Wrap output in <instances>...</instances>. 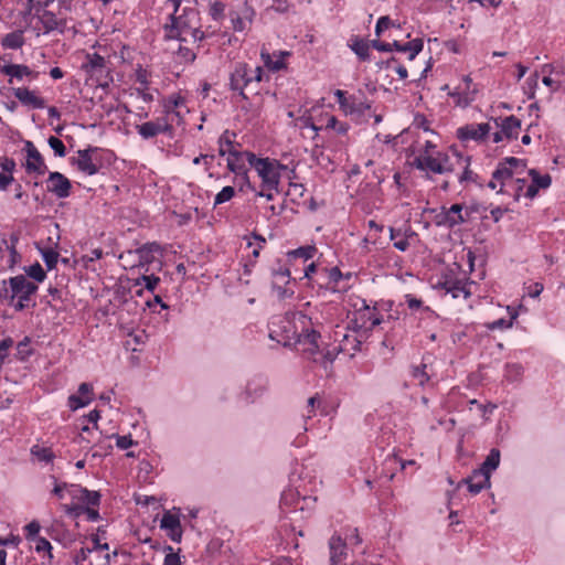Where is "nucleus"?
<instances>
[{"mask_svg": "<svg viewBox=\"0 0 565 565\" xmlns=\"http://www.w3.org/2000/svg\"><path fill=\"white\" fill-rule=\"evenodd\" d=\"M311 319L302 312L277 316L269 322V338L285 348H297L303 354L315 355L319 350L320 333L310 329Z\"/></svg>", "mask_w": 565, "mask_h": 565, "instance_id": "obj_1", "label": "nucleus"}, {"mask_svg": "<svg viewBox=\"0 0 565 565\" xmlns=\"http://www.w3.org/2000/svg\"><path fill=\"white\" fill-rule=\"evenodd\" d=\"M38 291V285L26 276L18 275L0 282V302L12 306L17 311L34 308L32 297Z\"/></svg>", "mask_w": 565, "mask_h": 565, "instance_id": "obj_2", "label": "nucleus"}, {"mask_svg": "<svg viewBox=\"0 0 565 565\" xmlns=\"http://www.w3.org/2000/svg\"><path fill=\"white\" fill-rule=\"evenodd\" d=\"M246 160L262 179L264 188L269 191H278V185L280 182V170L285 169L282 164L274 159L257 158L254 153H247Z\"/></svg>", "mask_w": 565, "mask_h": 565, "instance_id": "obj_3", "label": "nucleus"}, {"mask_svg": "<svg viewBox=\"0 0 565 565\" xmlns=\"http://www.w3.org/2000/svg\"><path fill=\"white\" fill-rule=\"evenodd\" d=\"M412 164L426 173L446 174L454 171V167L449 162V156L441 151H437L435 156L425 151L415 157Z\"/></svg>", "mask_w": 565, "mask_h": 565, "instance_id": "obj_4", "label": "nucleus"}, {"mask_svg": "<svg viewBox=\"0 0 565 565\" xmlns=\"http://www.w3.org/2000/svg\"><path fill=\"white\" fill-rule=\"evenodd\" d=\"M361 308L355 311L354 319L351 320L352 330L359 333L361 338H367L369 332L382 322V318L377 315L376 308L372 309L363 299Z\"/></svg>", "mask_w": 565, "mask_h": 565, "instance_id": "obj_5", "label": "nucleus"}, {"mask_svg": "<svg viewBox=\"0 0 565 565\" xmlns=\"http://www.w3.org/2000/svg\"><path fill=\"white\" fill-rule=\"evenodd\" d=\"M340 108L345 115L355 116L356 118L363 116L367 110L371 109V104L364 99H360L356 96L347 97V93L341 89L334 92Z\"/></svg>", "mask_w": 565, "mask_h": 565, "instance_id": "obj_6", "label": "nucleus"}, {"mask_svg": "<svg viewBox=\"0 0 565 565\" xmlns=\"http://www.w3.org/2000/svg\"><path fill=\"white\" fill-rule=\"evenodd\" d=\"M252 68L246 63H238L230 77V87L234 92H238L239 96L247 99L245 89L253 85Z\"/></svg>", "mask_w": 565, "mask_h": 565, "instance_id": "obj_7", "label": "nucleus"}, {"mask_svg": "<svg viewBox=\"0 0 565 565\" xmlns=\"http://www.w3.org/2000/svg\"><path fill=\"white\" fill-rule=\"evenodd\" d=\"M466 222L467 217L463 216V207L461 204H452L449 209L444 206L441 207V211L435 216V224L437 226H444L448 228H454L455 226Z\"/></svg>", "mask_w": 565, "mask_h": 565, "instance_id": "obj_8", "label": "nucleus"}, {"mask_svg": "<svg viewBox=\"0 0 565 565\" xmlns=\"http://www.w3.org/2000/svg\"><path fill=\"white\" fill-rule=\"evenodd\" d=\"M26 160L24 163L25 171L28 173H35L36 175H43L47 171V167L40 151L36 149L34 143L30 140L24 141V148Z\"/></svg>", "mask_w": 565, "mask_h": 565, "instance_id": "obj_9", "label": "nucleus"}, {"mask_svg": "<svg viewBox=\"0 0 565 565\" xmlns=\"http://www.w3.org/2000/svg\"><path fill=\"white\" fill-rule=\"evenodd\" d=\"M136 129L143 139H150L160 134H171L173 127L166 117H160L138 125Z\"/></svg>", "mask_w": 565, "mask_h": 565, "instance_id": "obj_10", "label": "nucleus"}, {"mask_svg": "<svg viewBox=\"0 0 565 565\" xmlns=\"http://www.w3.org/2000/svg\"><path fill=\"white\" fill-rule=\"evenodd\" d=\"M96 151H98V148L92 146L86 149H79L77 151L78 157L72 158L71 163L76 166L81 172L94 175L99 171V167L93 161L92 157V153Z\"/></svg>", "mask_w": 565, "mask_h": 565, "instance_id": "obj_11", "label": "nucleus"}, {"mask_svg": "<svg viewBox=\"0 0 565 565\" xmlns=\"http://www.w3.org/2000/svg\"><path fill=\"white\" fill-rule=\"evenodd\" d=\"M72 190L71 181L61 172H50L47 178V191L58 199L70 196Z\"/></svg>", "mask_w": 565, "mask_h": 565, "instance_id": "obj_12", "label": "nucleus"}, {"mask_svg": "<svg viewBox=\"0 0 565 565\" xmlns=\"http://www.w3.org/2000/svg\"><path fill=\"white\" fill-rule=\"evenodd\" d=\"M490 129L491 127L487 122L469 124L457 129V137L461 141H481L488 136Z\"/></svg>", "mask_w": 565, "mask_h": 565, "instance_id": "obj_13", "label": "nucleus"}, {"mask_svg": "<svg viewBox=\"0 0 565 565\" xmlns=\"http://www.w3.org/2000/svg\"><path fill=\"white\" fill-rule=\"evenodd\" d=\"M250 153L249 151L239 152L235 149H228L227 154V168L230 171L234 172L237 177H242L244 182L250 186L249 179L247 175V170L245 168V159L246 154Z\"/></svg>", "mask_w": 565, "mask_h": 565, "instance_id": "obj_14", "label": "nucleus"}, {"mask_svg": "<svg viewBox=\"0 0 565 565\" xmlns=\"http://www.w3.org/2000/svg\"><path fill=\"white\" fill-rule=\"evenodd\" d=\"M171 24H166V38L169 40H178L180 42L185 41L182 36L188 31H191V25L185 17L180 15L175 17L174 14L170 15Z\"/></svg>", "mask_w": 565, "mask_h": 565, "instance_id": "obj_15", "label": "nucleus"}, {"mask_svg": "<svg viewBox=\"0 0 565 565\" xmlns=\"http://www.w3.org/2000/svg\"><path fill=\"white\" fill-rule=\"evenodd\" d=\"M160 527L168 532V536L173 542H180L182 539V526L180 518L170 511H166L162 515Z\"/></svg>", "mask_w": 565, "mask_h": 565, "instance_id": "obj_16", "label": "nucleus"}, {"mask_svg": "<svg viewBox=\"0 0 565 565\" xmlns=\"http://www.w3.org/2000/svg\"><path fill=\"white\" fill-rule=\"evenodd\" d=\"M70 494L73 499L82 502L88 508L98 507L100 504L102 495L98 491H92L77 484H71Z\"/></svg>", "mask_w": 565, "mask_h": 565, "instance_id": "obj_17", "label": "nucleus"}, {"mask_svg": "<svg viewBox=\"0 0 565 565\" xmlns=\"http://www.w3.org/2000/svg\"><path fill=\"white\" fill-rule=\"evenodd\" d=\"M83 70L92 77H102L104 74H108L105 57L97 53L86 55V62L83 64Z\"/></svg>", "mask_w": 565, "mask_h": 565, "instance_id": "obj_18", "label": "nucleus"}, {"mask_svg": "<svg viewBox=\"0 0 565 565\" xmlns=\"http://www.w3.org/2000/svg\"><path fill=\"white\" fill-rule=\"evenodd\" d=\"M462 483L468 486V490L472 494H478L483 489L490 488V486H491L489 476L483 475L478 469H476L470 477L462 479L459 482L458 488Z\"/></svg>", "mask_w": 565, "mask_h": 565, "instance_id": "obj_19", "label": "nucleus"}, {"mask_svg": "<svg viewBox=\"0 0 565 565\" xmlns=\"http://www.w3.org/2000/svg\"><path fill=\"white\" fill-rule=\"evenodd\" d=\"M330 565H343L347 558V544L338 535H332L329 541Z\"/></svg>", "mask_w": 565, "mask_h": 565, "instance_id": "obj_20", "label": "nucleus"}, {"mask_svg": "<svg viewBox=\"0 0 565 565\" xmlns=\"http://www.w3.org/2000/svg\"><path fill=\"white\" fill-rule=\"evenodd\" d=\"M0 72L10 76L9 84L13 83V78L22 79L23 77H31L32 79H35L39 75V73L33 72L24 64H7L0 67Z\"/></svg>", "mask_w": 565, "mask_h": 565, "instance_id": "obj_21", "label": "nucleus"}, {"mask_svg": "<svg viewBox=\"0 0 565 565\" xmlns=\"http://www.w3.org/2000/svg\"><path fill=\"white\" fill-rule=\"evenodd\" d=\"M13 95L19 102L25 106H31L35 109H42L45 107V100L42 97H39L34 94V92L30 90L26 87H17L13 88Z\"/></svg>", "mask_w": 565, "mask_h": 565, "instance_id": "obj_22", "label": "nucleus"}, {"mask_svg": "<svg viewBox=\"0 0 565 565\" xmlns=\"http://www.w3.org/2000/svg\"><path fill=\"white\" fill-rule=\"evenodd\" d=\"M15 166V161L12 158H0V191H6L14 181L13 171Z\"/></svg>", "mask_w": 565, "mask_h": 565, "instance_id": "obj_23", "label": "nucleus"}, {"mask_svg": "<svg viewBox=\"0 0 565 565\" xmlns=\"http://www.w3.org/2000/svg\"><path fill=\"white\" fill-rule=\"evenodd\" d=\"M40 20L43 25L44 33H50L52 31H58L63 33L66 29V20L58 19L52 11L44 10Z\"/></svg>", "mask_w": 565, "mask_h": 565, "instance_id": "obj_24", "label": "nucleus"}, {"mask_svg": "<svg viewBox=\"0 0 565 565\" xmlns=\"http://www.w3.org/2000/svg\"><path fill=\"white\" fill-rule=\"evenodd\" d=\"M275 280L273 282V289L275 290L277 297L281 300L290 298L294 296V290L282 287L278 284V279L285 280V284H289L290 281V271L288 268L279 269L274 271Z\"/></svg>", "mask_w": 565, "mask_h": 565, "instance_id": "obj_25", "label": "nucleus"}, {"mask_svg": "<svg viewBox=\"0 0 565 565\" xmlns=\"http://www.w3.org/2000/svg\"><path fill=\"white\" fill-rule=\"evenodd\" d=\"M316 497H301L298 491L294 489L285 490L281 493L280 505L281 507H295V511H298V504L316 502Z\"/></svg>", "mask_w": 565, "mask_h": 565, "instance_id": "obj_26", "label": "nucleus"}, {"mask_svg": "<svg viewBox=\"0 0 565 565\" xmlns=\"http://www.w3.org/2000/svg\"><path fill=\"white\" fill-rule=\"evenodd\" d=\"M274 55L276 56V53H274ZM289 55L290 53L287 51H279L277 54V58L273 60L271 54L265 47H263L260 51L262 61L264 62L265 66L273 72H278L285 68L286 64L284 62V58Z\"/></svg>", "mask_w": 565, "mask_h": 565, "instance_id": "obj_27", "label": "nucleus"}, {"mask_svg": "<svg viewBox=\"0 0 565 565\" xmlns=\"http://www.w3.org/2000/svg\"><path fill=\"white\" fill-rule=\"evenodd\" d=\"M364 338H361L359 333L354 334H345L337 349V352H343L349 356H354L356 352L361 351L362 341Z\"/></svg>", "mask_w": 565, "mask_h": 565, "instance_id": "obj_28", "label": "nucleus"}, {"mask_svg": "<svg viewBox=\"0 0 565 565\" xmlns=\"http://www.w3.org/2000/svg\"><path fill=\"white\" fill-rule=\"evenodd\" d=\"M254 9L247 4V2L244 3V9L242 11V14L231 12V21L233 24V30L236 32H242L246 29L247 22H252L254 17Z\"/></svg>", "mask_w": 565, "mask_h": 565, "instance_id": "obj_29", "label": "nucleus"}, {"mask_svg": "<svg viewBox=\"0 0 565 565\" xmlns=\"http://www.w3.org/2000/svg\"><path fill=\"white\" fill-rule=\"evenodd\" d=\"M495 124L500 126L507 139L512 140L518 138L519 130L521 129V120L515 116H508L503 118L500 124L498 119H495Z\"/></svg>", "mask_w": 565, "mask_h": 565, "instance_id": "obj_30", "label": "nucleus"}, {"mask_svg": "<svg viewBox=\"0 0 565 565\" xmlns=\"http://www.w3.org/2000/svg\"><path fill=\"white\" fill-rule=\"evenodd\" d=\"M493 179L500 184L498 193H507L508 190L505 188L513 183V173L503 166L502 161H500L497 169L493 171Z\"/></svg>", "mask_w": 565, "mask_h": 565, "instance_id": "obj_31", "label": "nucleus"}, {"mask_svg": "<svg viewBox=\"0 0 565 565\" xmlns=\"http://www.w3.org/2000/svg\"><path fill=\"white\" fill-rule=\"evenodd\" d=\"M440 287L452 295L454 298H459L461 295L465 299L470 296V291L466 285L460 280L446 278L443 282H439Z\"/></svg>", "mask_w": 565, "mask_h": 565, "instance_id": "obj_32", "label": "nucleus"}, {"mask_svg": "<svg viewBox=\"0 0 565 565\" xmlns=\"http://www.w3.org/2000/svg\"><path fill=\"white\" fill-rule=\"evenodd\" d=\"M348 45L361 61L370 60L371 42H367L359 36H353L350 39Z\"/></svg>", "mask_w": 565, "mask_h": 565, "instance_id": "obj_33", "label": "nucleus"}, {"mask_svg": "<svg viewBox=\"0 0 565 565\" xmlns=\"http://www.w3.org/2000/svg\"><path fill=\"white\" fill-rule=\"evenodd\" d=\"M499 465L500 450L497 448H492L478 470L481 471L483 475L490 477L491 472L495 470L499 467Z\"/></svg>", "mask_w": 565, "mask_h": 565, "instance_id": "obj_34", "label": "nucleus"}, {"mask_svg": "<svg viewBox=\"0 0 565 565\" xmlns=\"http://www.w3.org/2000/svg\"><path fill=\"white\" fill-rule=\"evenodd\" d=\"M23 32L18 30L6 34L1 40L3 49L18 50L24 45Z\"/></svg>", "mask_w": 565, "mask_h": 565, "instance_id": "obj_35", "label": "nucleus"}, {"mask_svg": "<svg viewBox=\"0 0 565 565\" xmlns=\"http://www.w3.org/2000/svg\"><path fill=\"white\" fill-rule=\"evenodd\" d=\"M30 454L35 460L44 463H50L55 458V455L51 448L40 446L39 444L31 447Z\"/></svg>", "mask_w": 565, "mask_h": 565, "instance_id": "obj_36", "label": "nucleus"}, {"mask_svg": "<svg viewBox=\"0 0 565 565\" xmlns=\"http://www.w3.org/2000/svg\"><path fill=\"white\" fill-rule=\"evenodd\" d=\"M160 246L157 243H147L141 247L136 249V253L139 256V265L143 266L146 264H150L153 259L152 254L158 252Z\"/></svg>", "mask_w": 565, "mask_h": 565, "instance_id": "obj_37", "label": "nucleus"}, {"mask_svg": "<svg viewBox=\"0 0 565 565\" xmlns=\"http://www.w3.org/2000/svg\"><path fill=\"white\" fill-rule=\"evenodd\" d=\"M424 47V41L419 38L402 44L401 52L408 53V60L413 61Z\"/></svg>", "mask_w": 565, "mask_h": 565, "instance_id": "obj_38", "label": "nucleus"}, {"mask_svg": "<svg viewBox=\"0 0 565 565\" xmlns=\"http://www.w3.org/2000/svg\"><path fill=\"white\" fill-rule=\"evenodd\" d=\"M160 282V277L151 274V275H141L140 277L134 279V286H145L148 291L153 292L157 286Z\"/></svg>", "mask_w": 565, "mask_h": 565, "instance_id": "obj_39", "label": "nucleus"}, {"mask_svg": "<svg viewBox=\"0 0 565 565\" xmlns=\"http://www.w3.org/2000/svg\"><path fill=\"white\" fill-rule=\"evenodd\" d=\"M234 138H235V134L231 132L230 130H225L220 136V138H218V146H220L218 154L220 156L223 157L227 153L228 149H234L233 148Z\"/></svg>", "mask_w": 565, "mask_h": 565, "instance_id": "obj_40", "label": "nucleus"}, {"mask_svg": "<svg viewBox=\"0 0 565 565\" xmlns=\"http://www.w3.org/2000/svg\"><path fill=\"white\" fill-rule=\"evenodd\" d=\"M458 157L460 160H462L465 162V170L461 173V175L459 177V182L463 183L467 181H472V182L477 183L479 186H482V183L478 182V175L472 170L469 169L470 157H465V158H462L461 156H458Z\"/></svg>", "mask_w": 565, "mask_h": 565, "instance_id": "obj_41", "label": "nucleus"}, {"mask_svg": "<svg viewBox=\"0 0 565 565\" xmlns=\"http://www.w3.org/2000/svg\"><path fill=\"white\" fill-rule=\"evenodd\" d=\"M40 253L42 255V258H43L47 269L52 270L53 268H55V266L58 262L60 254L51 247L43 248V249L41 248Z\"/></svg>", "mask_w": 565, "mask_h": 565, "instance_id": "obj_42", "label": "nucleus"}, {"mask_svg": "<svg viewBox=\"0 0 565 565\" xmlns=\"http://www.w3.org/2000/svg\"><path fill=\"white\" fill-rule=\"evenodd\" d=\"M523 375V367L521 364L512 363L505 365L504 376L509 382H518Z\"/></svg>", "mask_w": 565, "mask_h": 565, "instance_id": "obj_43", "label": "nucleus"}, {"mask_svg": "<svg viewBox=\"0 0 565 565\" xmlns=\"http://www.w3.org/2000/svg\"><path fill=\"white\" fill-rule=\"evenodd\" d=\"M501 161L503 162V166H505V168L509 169L513 174L515 172L521 173L526 168V163L524 160L514 157H508Z\"/></svg>", "mask_w": 565, "mask_h": 565, "instance_id": "obj_44", "label": "nucleus"}, {"mask_svg": "<svg viewBox=\"0 0 565 565\" xmlns=\"http://www.w3.org/2000/svg\"><path fill=\"white\" fill-rule=\"evenodd\" d=\"M529 175L532 178V183L537 185L539 189H547L552 183L550 174L541 175L535 169L529 170Z\"/></svg>", "mask_w": 565, "mask_h": 565, "instance_id": "obj_45", "label": "nucleus"}, {"mask_svg": "<svg viewBox=\"0 0 565 565\" xmlns=\"http://www.w3.org/2000/svg\"><path fill=\"white\" fill-rule=\"evenodd\" d=\"M26 276L34 279L33 282H42L46 278V273L40 265V263H35L29 267H25Z\"/></svg>", "mask_w": 565, "mask_h": 565, "instance_id": "obj_46", "label": "nucleus"}, {"mask_svg": "<svg viewBox=\"0 0 565 565\" xmlns=\"http://www.w3.org/2000/svg\"><path fill=\"white\" fill-rule=\"evenodd\" d=\"M177 60L180 63H193L196 58V54L189 47L179 44L178 50L175 51Z\"/></svg>", "mask_w": 565, "mask_h": 565, "instance_id": "obj_47", "label": "nucleus"}, {"mask_svg": "<svg viewBox=\"0 0 565 565\" xmlns=\"http://www.w3.org/2000/svg\"><path fill=\"white\" fill-rule=\"evenodd\" d=\"M316 253L315 246H301L295 250L288 253V257L290 258H303L305 260L313 257Z\"/></svg>", "mask_w": 565, "mask_h": 565, "instance_id": "obj_48", "label": "nucleus"}, {"mask_svg": "<svg viewBox=\"0 0 565 565\" xmlns=\"http://www.w3.org/2000/svg\"><path fill=\"white\" fill-rule=\"evenodd\" d=\"M235 195V189L231 185L224 186L214 199V206L223 204L232 200Z\"/></svg>", "mask_w": 565, "mask_h": 565, "instance_id": "obj_49", "label": "nucleus"}, {"mask_svg": "<svg viewBox=\"0 0 565 565\" xmlns=\"http://www.w3.org/2000/svg\"><path fill=\"white\" fill-rule=\"evenodd\" d=\"M92 402V397H82L81 395H71L68 397V407L72 411H76L78 408L85 407Z\"/></svg>", "mask_w": 565, "mask_h": 565, "instance_id": "obj_50", "label": "nucleus"}, {"mask_svg": "<svg viewBox=\"0 0 565 565\" xmlns=\"http://www.w3.org/2000/svg\"><path fill=\"white\" fill-rule=\"evenodd\" d=\"M47 143L51 147V149L54 151L55 156L57 157H65L66 154V148L63 143V141L54 136H51L47 139Z\"/></svg>", "mask_w": 565, "mask_h": 565, "instance_id": "obj_51", "label": "nucleus"}, {"mask_svg": "<svg viewBox=\"0 0 565 565\" xmlns=\"http://www.w3.org/2000/svg\"><path fill=\"white\" fill-rule=\"evenodd\" d=\"M321 399L318 394L311 396L307 401V414H303L305 420L310 419L316 414V408L320 407Z\"/></svg>", "mask_w": 565, "mask_h": 565, "instance_id": "obj_52", "label": "nucleus"}, {"mask_svg": "<svg viewBox=\"0 0 565 565\" xmlns=\"http://www.w3.org/2000/svg\"><path fill=\"white\" fill-rule=\"evenodd\" d=\"M319 351L315 354V355H309V354H306L309 359H312L315 362H319L323 365V367H327L328 364H331L335 358H337V353L334 351H331V350H328L326 351L321 358H317Z\"/></svg>", "mask_w": 565, "mask_h": 565, "instance_id": "obj_53", "label": "nucleus"}, {"mask_svg": "<svg viewBox=\"0 0 565 565\" xmlns=\"http://www.w3.org/2000/svg\"><path fill=\"white\" fill-rule=\"evenodd\" d=\"M18 355L20 360H26L33 354V350L30 348V339L25 337L18 343Z\"/></svg>", "mask_w": 565, "mask_h": 565, "instance_id": "obj_54", "label": "nucleus"}, {"mask_svg": "<svg viewBox=\"0 0 565 565\" xmlns=\"http://www.w3.org/2000/svg\"><path fill=\"white\" fill-rule=\"evenodd\" d=\"M326 128L334 129L338 134L345 135L349 130V125L347 122H339L334 116H331L328 118Z\"/></svg>", "mask_w": 565, "mask_h": 565, "instance_id": "obj_55", "label": "nucleus"}, {"mask_svg": "<svg viewBox=\"0 0 565 565\" xmlns=\"http://www.w3.org/2000/svg\"><path fill=\"white\" fill-rule=\"evenodd\" d=\"M225 4L221 1H215L210 7V15L213 20L218 21L224 18Z\"/></svg>", "mask_w": 565, "mask_h": 565, "instance_id": "obj_56", "label": "nucleus"}, {"mask_svg": "<svg viewBox=\"0 0 565 565\" xmlns=\"http://www.w3.org/2000/svg\"><path fill=\"white\" fill-rule=\"evenodd\" d=\"M184 104V99L179 95H173L169 98L168 104L164 106L166 113H174L177 116H179L178 111H174V108H178L179 106Z\"/></svg>", "mask_w": 565, "mask_h": 565, "instance_id": "obj_57", "label": "nucleus"}, {"mask_svg": "<svg viewBox=\"0 0 565 565\" xmlns=\"http://www.w3.org/2000/svg\"><path fill=\"white\" fill-rule=\"evenodd\" d=\"M24 530L26 532V534H25L26 540L31 541V540L39 537L38 534L41 530V525L36 520H33L29 524L25 525Z\"/></svg>", "mask_w": 565, "mask_h": 565, "instance_id": "obj_58", "label": "nucleus"}, {"mask_svg": "<svg viewBox=\"0 0 565 565\" xmlns=\"http://www.w3.org/2000/svg\"><path fill=\"white\" fill-rule=\"evenodd\" d=\"M394 25V22L390 19L387 15L381 17L375 25V34L376 36H380L384 30L390 29Z\"/></svg>", "mask_w": 565, "mask_h": 565, "instance_id": "obj_59", "label": "nucleus"}, {"mask_svg": "<svg viewBox=\"0 0 565 565\" xmlns=\"http://www.w3.org/2000/svg\"><path fill=\"white\" fill-rule=\"evenodd\" d=\"M34 541H35V551L36 552H47L49 557L50 558L53 557V555L51 553L52 545L45 537L39 536V537L34 539Z\"/></svg>", "mask_w": 565, "mask_h": 565, "instance_id": "obj_60", "label": "nucleus"}, {"mask_svg": "<svg viewBox=\"0 0 565 565\" xmlns=\"http://www.w3.org/2000/svg\"><path fill=\"white\" fill-rule=\"evenodd\" d=\"M544 68H550V74L555 73L556 75L565 76V61H558L556 63L545 64Z\"/></svg>", "mask_w": 565, "mask_h": 565, "instance_id": "obj_61", "label": "nucleus"}, {"mask_svg": "<svg viewBox=\"0 0 565 565\" xmlns=\"http://www.w3.org/2000/svg\"><path fill=\"white\" fill-rule=\"evenodd\" d=\"M169 551L164 556L163 565H181L180 556L173 553V548L171 546H167Z\"/></svg>", "mask_w": 565, "mask_h": 565, "instance_id": "obj_62", "label": "nucleus"}, {"mask_svg": "<svg viewBox=\"0 0 565 565\" xmlns=\"http://www.w3.org/2000/svg\"><path fill=\"white\" fill-rule=\"evenodd\" d=\"M135 444L130 435L119 436L116 435V446L119 449H128Z\"/></svg>", "mask_w": 565, "mask_h": 565, "instance_id": "obj_63", "label": "nucleus"}, {"mask_svg": "<svg viewBox=\"0 0 565 565\" xmlns=\"http://www.w3.org/2000/svg\"><path fill=\"white\" fill-rule=\"evenodd\" d=\"M84 505L81 504H74V505H64V511L67 515L73 518H78L84 513Z\"/></svg>", "mask_w": 565, "mask_h": 565, "instance_id": "obj_64", "label": "nucleus"}]
</instances>
